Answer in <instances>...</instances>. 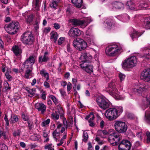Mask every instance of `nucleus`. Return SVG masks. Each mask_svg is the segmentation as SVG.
<instances>
[{
	"label": "nucleus",
	"instance_id": "f257e3e1",
	"mask_svg": "<svg viewBox=\"0 0 150 150\" xmlns=\"http://www.w3.org/2000/svg\"><path fill=\"white\" fill-rule=\"evenodd\" d=\"M120 137L118 133L113 132L109 135L108 141L113 146L119 144V150H130L132 146L130 142L127 139H123L121 142Z\"/></svg>",
	"mask_w": 150,
	"mask_h": 150
},
{
	"label": "nucleus",
	"instance_id": "f03ea898",
	"mask_svg": "<svg viewBox=\"0 0 150 150\" xmlns=\"http://www.w3.org/2000/svg\"><path fill=\"white\" fill-rule=\"evenodd\" d=\"M122 112L121 106L117 108H110L106 111L105 115L107 118L112 120L117 118Z\"/></svg>",
	"mask_w": 150,
	"mask_h": 150
},
{
	"label": "nucleus",
	"instance_id": "7ed1b4c3",
	"mask_svg": "<svg viewBox=\"0 0 150 150\" xmlns=\"http://www.w3.org/2000/svg\"><path fill=\"white\" fill-rule=\"evenodd\" d=\"M137 58L136 56H132L126 59L122 63V66L125 70L129 71L130 68H132L136 65Z\"/></svg>",
	"mask_w": 150,
	"mask_h": 150
},
{
	"label": "nucleus",
	"instance_id": "20e7f679",
	"mask_svg": "<svg viewBox=\"0 0 150 150\" xmlns=\"http://www.w3.org/2000/svg\"><path fill=\"white\" fill-rule=\"evenodd\" d=\"M20 40L25 45H33L34 42V37L31 32H25L21 36Z\"/></svg>",
	"mask_w": 150,
	"mask_h": 150
},
{
	"label": "nucleus",
	"instance_id": "39448f33",
	"mask_svg": "<svg viewBox=\"0 0 150 150\" xmlns=\"http://www.w3.org/2000/svg\"><path fill=\"white\" fill-rule=\"evenodd\" d=\"M121 47H118L117 45H114L107 47L105 52L107 55L112 57L116 55L121 52Z\"/></svg>",
	"mask_w": 150,
	"mask_h": 150
},
{
	"label": "nucleus",
	"instance_id": "423d86ee",
	"mask_svg": "<svg viewBox=\"0 0 150 150\" xmlns=\"http://www.w3.org/2000/svg\"><path fill=\"white\" fill-rule=\"evenodd\" d=\"M106 91L109 93L115 99H117L118 90L116 88L115 81H112L108 83V87L106 89Z\"/></svg>",
	"mask_w": 150,
	"mask_h": 150
},
{
	"label": "nucleus",
	"instance_id": "0eeeda50",
	"mask_svg": "<svg viewBox=\"0 0 150 150\" xmlns=\"http://www.w3.org/2000/svg\"><path fill=\"white\" fill-rule=\"evenodd\" d=\"M72 45L75 49L79 51L85 50L87 46L86 42L82 39L79 40H74L73 42Z\"/></svg>",
	"mask_w": 150,
	"mask_h": 150
},
{
	"label": "nucleus",
	"instance_id": "6e6552de",
	"mask_svg": "<svg viewBox=\"0 0 150 150\" xmlns=\"http://www.w3.org/2000/svg\"><path fill=\"white\" fill-rule=\"evenodd\" d=\"M96 101L99 107L104 109L109 107L110 103L105 97L99 96L96 98Z\"/></svg>",
	"mask_w": 150,
	"mask_h": 150
},
{
	"label": "nucleus",
	"instance_id": "1a4fd4ad",
	"mask_svg": "<svg viewBox=\"0 0 150 150\" xmlns=\"http://www.w3.org/2000/svg\"><path fill=\"white\" fill-rule=\"evenodd\" d=\"M114 126L115 130L120 133L125 132L127 128L125 122L121 121H116Z\"/></svg>",
	"mask_w": 150,
	"mask_h": 150
},
{
	"label": "nucleus",
	"instance_id": "9d476101",
	"mask_svg": "<svg viewBox=\"0 0 150 150\" xmlns=\"http://www.w3.org/2000/svg\"><path fill=\"white\" fill-rule=\"evenodd\" d=\"M19 27V23L17 21H13L6 27L9 31V34L14 35L17 33Z\"/></svg>",
	"mask_w": 150,
	"mask_h": 150
},
{
	"label": "nucleus",
	"instance_id": "9b49d317",
	"mask_svg": "<svg viewBox=\"0 0 150 150\" xmlns=\"http://www.w3.org/2000/svg\"><path fill=\"white\" fill-rule=\"evenodd\" d=\"M82 33L83 32L78 28H72L69 30L68 34L70 37L75 38L80 36Z\"/></svg>",
	"mask_w": 150,
	"mask_h": 150
},
{
	"label": "nucleus",
	"instance_id": "f8f14e48",
	"mask_svg": "<svg viewBox=\"0 0 150 150\" xmlns=\"http://www.w3.org/2000/svg\"><path fill=\"white\" fill-rule=\"evenodd\" d=\"M146 89V85L144 83H139L133 89L134 93L138 95H140L142 91H145Z\"/></svg>",
	"mask_w": 150,
	"mask_h": 150
},
{
	"label": "nucleus",
	"instance_id": "ddd939ff",
	"mask_svg": "<svg viewBox=\"0 0 150 150\" xmlns=\"http://www.w3.org/2000/svg\"><path fill=\"white\" fill-rule=\"evenodd\" d=\"M90 63H82L80 64L81 68L88 73L91 74L93 72V67Z\"/></svg>",
	"mask_w": 150,
	"mask_h": 150
},
{
	"label": "nucleus",
	"instance_id": "4468645a",
	"mask_svg": "<svg viewBox=\"0 0 150 150\" xmlns=\"http://www.w3.org/2000/svg\"><path fill=\"white\" fill-rule=\"evenodd\" d=\"M140 78L147 82L150 81V69H145L141 73Z\"/></svg>",
	"mask_w": 150,
	"mask_h": 150
},
{
	"label": "nucleus",
	"instance_id": "2eb2a0df",
	"mask_svg": "<svg viewBox=\"0 0 150 150\" xmlns=\"http://www.w3.org/2000/svg\"><path fill=\"white\" fill-rule=\"evenodd\" d=\"M83 63H90L92 61V57L89 53L84 52L81 56Z\"/></svg>",
	"mask_w": 150,
	"mask_h": 150
},
{
	"label": "nucleus",
	"instance_id": "dca6fc26",
	"mask_svg": "<svg viewBox=\"0 0 150 150\" xmlns=\"http://www.w3.org/2000/svg\"><path fill=\"white\" fill-rule=\"evenodd\" d=\"M49 52L48 51H46L44 53L43 56L42 55L39 56L38 60L39 63H46L48 61H49L50 59L49 57Z\"/></svg>",
	"mask_w": 150,
	"mask_h": 150
},
{
	"label": "nucleus",
	"instance_id": "f3484780",
	"mask_svg": "<svg viewBox=\"0 0 150 150\" xmlns=\"http://www.w3.org/2000/svg\"><path fill=\"white\" fill-rule=\"evenodd\" d=\"M35 108L38 111H41L42 114H44L46 109V107L42 103H37L35 104Z\"/></svg>",
	"mask_w": 150,
	"mask_h": 150
},
{
	"label": "nucleus",
	"instance_id": "a211bd4d",
	"mask_svg": "<svg viewBox=\"0 0 150 150\" xmlns=\"http://www.w3.org/2000/svg\"><path fill=\"white\" fill-rule=\"evenodd\" d=\"M35 61L34 57L32 55H30L28 58L25 60L23 65H24V67L25 66H26L28 67H29L30 66H31L32 67V65L35 63Z\"/></svg>",
	"mask_w": 150,
	"mask_h": 150
},
{
	"label": "nucleus",
	"instance_id": "6ab92c4d",
	"mask_svg": "<svg viewBox=\"0 0 150 150\" xmlns=\"http://www.w3.org/2000/svg\"><path fill=\"white\" fill-rule=\"evenodd\" d=\"M134 1L133 0H130L129 1H128L127 3V8L130 10H134L137 11L140 10V8H138V6L135 4Z\"/></svg>",
	"mask_w": 150,
	"mask_h": 150
},
{
	"label": "nucleus",
	"instance_id": "aec40b11",
	"mask_svg": "<svg viewBox=\"0 0 150 150\" xmlns=\"http://www.w3.org/2000/svg\"><path fill=\"white\" fill-rule=\"evenodd\" d=\"M12 51L16 56H19L22 53V50L20 47L18 45H15L12 47Z\"/></svg>",
	"mask_w": 150,
	"mask_h": 150
},
{
	"label": "nucleus",
	"instance_id": "412c9836",
	"mask_svg": "<svg viewBox=\"0 0 150 150\" xmlns=\"http://www.w3.org/2000/svg\"><path fill=\"white\" fill-rule=\"evenodd\" d=\"M70 21L72 23V25H85L86 23L84 20H81L76 19H71Z\"/></svg>",
	"mask_w": 150,
	"mask_h": 150
},
{
	"label": "nucleus",
	"instance_id": "4be33fe9",
	"mask_svg": "<svg viewBox=\"0 0 150 150\" xmlns=\"http://www.w3.org/2000/svg\"><path fill=\"white\" fill-rule=\"evenodd\" d=\"M74 6L77 8H84L83 0H71Z\"/></svg>",
	"mask_w": 150,
	"mask_h": 150
},
{
	"label": "nucleus",
	"instance_id": "5701e85b",
	"mask_svg": "<svg viewBox=\"0 0 150 150\" xmlns=\"http://www.w3.org/2000/svg\"><path fill=\"white\" fill-rule=\"evenodd\" d=\"M112 5L113 8L117 9H123L124 8V4L119 1H115L113 2Z\"/></svg>",
	"mask_w": 150,
	"mask_h": 150
},
{
	"label": "nucleus",
	"instance_id": "b1692460",
	"mask_svg": "<svg viewBox=\"0 0 150 150\" xmlns=\"http://www.w3.org/2000/svg\"><path fill=\"white\" fill-rule=\"evenodd\" d=\"M130 18V17L126 13L118 16L117 17L118 19L125 22L129 21Z\"/></svg>",
	"mask_w": 150,
	"mask_h": 150
},
{
	"label": "nucleus",
	"instance_id": "393cba45",
	"mask_svg": "<svg viewBox=\"0 0 150 150\" xmlns=\"http://www.w3.org/2000/svg\"><path fill=\"white\" fill-rule=\"evenodd\" d=\"M141 33L138 32L133 29V32L131 35V36L132 39L133 40L135 38H137L142 35Z\"/></svg>",
	"mask_w": 150,
	"mask_h": 150
},
{
	"label": "nucleus",
	"instance_id": "a878e982",
	"mask_svg": "<svg viewBox=\"0 0 150 150\" xmlns=\"http://www.w3.org/2000/svg\"><path fill=\"white\" fill-rule=\"evenodd\" d=\"M10 120V123L12 124H14L18 122L19 120V118L18 116L16 114H14L13 116H12V115Z\"/></svg>",
	"mask_w": 150,
	"mask_h": 150
},
{
	"label": "nucleus",
	"instance_id": "bb28decb",
	"mask_svg": "<svg viewBox=\"0 0 150 150\" xmlns=\"http://www.w3.org/2000/svg\"><path fill=\"white\" fill-rule=\"evenodd\" d=\"M27 68V69L26 70L25 73V77L26 79H28L32 71V67H31V66H30L29 67H28Z\"/></svg>",
	"mask_w": 150,
	"mask_h": 150
},
{
	"label": "nucleus",
	"instance_id": "cd10ccee",
	"mask_svg": "<svg viewBox=\"0 0 150 150\" xmlns=\"http://www.w3.org/2000/svg\"><path fill=\"white\" fill-rule=\"evenodd\" d=\"M144 23L145 28L147 29H150V16L145 17Z\"/></svg>",
	"mask_w": 150,
	"mask_h": 150
},
{
	"label": "nucleus",
	"instance_id": "c85d7f7f",
	"mask_svg": "<svg viewBox=\"0 0 150 150\" xmlns=\"http://www.w3.org/2000/svg\"><path fill=\"white\" fill-rule=\"evenodd\" d=\"M106 24L107 25V27L109 28H110L113 25L114 23L112 19L108 18L106 21Z\"/></svg>",
	"mask_w": 150,
	"mask_h": 150
},
{
	"label": "nucleus",
	"instance_id": "c756f323",
	"mask_svg": "<svg viewBox=\"0 0 150 150\" xmlns=\"http://www.w3.org/2000/svg\"><path fill=\"white\" fill-rule=\"evenodd\" d=\"M40 74L45 78L46 80L47 81L49 78V74L46 72L44 69H42L40 72Z\"/></svg>",
	"mask_w": 150,
	"mask_h": 150
},
{
	"label": "nucleus",
	"instance_id": "7c9ffc66",
	"mask_svg": "<svg viewBox=\"0 0 150 150\" xmlns=\"http://www.w3.org/2000/svg\"><path fill=\"white\" fill-rule=\"evenodd\" d=\"M132 150H140L141 145L139 142H136L132 147Z\"/></svg>",
	"mask_w": 150,
	"mask_h": 150
},
{
	"label": "nucleus",
	"instance_id": "2f4dec72",
	"mask_svg": "<svg viewBox=\"0 0 150 150\" xmlns=\"http://www.w3.org/2000/svg\"><path fill=\"white\" fill-rule=\"evenodd\" d=\"M51 34V35L50 37V39H54V42L56 43L57 40L58 36L57 33L56 32H52Z\"/></svg>",
	"mask_w": 150,
	"mask_h": 150
},
{
	"label": "nucleus",
	"instance_id": "473e14b6",
	"mask_svg": "<svg viewBox=\"0 0 150 150\" xmlns=\"http://www.w3.org/2000/svg\"><path fill=\"white\" fill-rule=\"evenodd\" d=\"M34 18V16L33 14L28 15L26 19L27 23L30 24L33 21Z\"/></svg>",
	"mask_w": 150,
	"mask_h": 150
},
{
	"label": "nucleus",
	"instance_id": "72a5a7b5",
	"mask_svg": "<svg viewBox=\"0 0 150 150\" xmlns=\"http://www.w3.org/2000/svg\"><path fill=\"white\" fill-rule=\"evenodd\" d=\"M4 89L3 91H6L7 90H10L11 89V87L9 86V84L6 81L4 82Z\"/></svg>",
	"mask_w": 150,
	"mask_h": 150
},
{
	"label": "nucleus",
	"instance_id": "f704fd0d",
	"mask_svg": "<svg viewBox=\"0 0 150 150\" xmlns=\"http://www.w3.org/2000/svg\"><path fill=\"white\" fill-rule=\"evenodd\" d=\"M145 56L146 59H149L150 56V49L148 48H145Z\"/></svg>",
	"mask_w": 150,
	"mask_h": 150
},
{
	"label": "nucleus",
	"instance_id": "c9c22d12",
	"mask_svg": "<svg viewBox=\"0 0 150 150\" xmlns=\"http://www.w3.org/2000/svg\"><path fill=\"white\" fill-rule=\"evenodd\" d=\"M150 105V96H148L146 97L145 107L147 108Z\"/></svg>",
	"mask_w": 150,
	"mask_h": 150
},
{
	"label": "nucleus",
	"instance_id": "e433bc0d",
	"mask_svg": "<svg viewBox=\"0 0 150 150\" xmlns=\"http://www.w3.org/2000/svg\"><path fill=\"white\" fill-rule=\"evenodd\" d=\"M58 4L57 1H53L52 3L50 4V7L52 8H54V9H56V7L57 6Z\"/></svg>",
	"mask_w": 150,
	"mask_h": 150
},
{
	"label": "nucleus",
	"instance_id": "4c0bfd02",
	"mask_svg": "<svg viewBox=\"0 0 150 150\" xmlns=\"http://www.w3.org/2000/svg\"><path fill=\"white\" fill-rule=\"evenodd\" d=\"M21 116L22 118L24 121H27L29 120L28 116L27 115L25 114L23 112L21 113Z\"/></svg>",
	"mask_w": 150,
	"mask_h": 150
},
{
	"label": "nucleus",
	"instance_id": "58836bf2",
	"mask_svg": "<svg viewBox=\"0 0 150 150\" xmlns=\"http://www.w3.org/2000/svg\"><path fill=\"white\" fill-rule=\"evenodd\" d=\"M49 98H50L55 105L58 103V100L55 96L52 95L50 96Z\"/></svg>",
	"mask_w": 150,
	"mask_h": 150
},
{
	"label": "nucleus",
	"instance_id": "ea45409f",
	"mask_svg": "<svg viewBox=\"0 0 150 150\" xmlns=\"http://www.w3.org/2000/svg\"><path fill=\"white\" fill-rule=\"evenodd\" d=\"M83 141L84 142H86L88 137L87 133L83 132Z\"/></svg>",
	"mask_w": 150,
	"mask_h": 150
},
{
	"label": "nucleus",
	"instance_id": "a19ab883",
	"mask_svg": "<svg viewBox=\"0 0 150 150\" xmlns=\"http://www.w3.org/2000/svg\"><path fill=\"white\" fill-rule=\"evenodd\" d=\"M21 133V130L19 129H18L16 131L14 132L13 133V135L14 137H19Z\"/></svg>",
	"mask_w": 150,
	"mask_h": 150
},
{
	"label": "nucleus",
	"instance_id": "79ce46f5",
	"mask_svg": "<svg viewBox=\"0 0 150 150\" xmlns=\"http://www.w3.org/2000/svg\"><path fill=\"white\" fill-rule=\"evenodd\" d=\"M148 7V5L147 4L144 3L142 4V5H141L138 6V8H140V9H146V8Z\"/></svg>",
	"mask_w": 150,
	"mask_h": 150
},
{
	"label": "nucleus",
	"instance_id": "37998d69",
	"mask_svg": "<svg viewBox=\"0 0 150 150\" xmlns=\"http://www.w3.org/2000/svg\"><path fill=\"white\" fill-rule=\"evenodd\" d=\"M67 134L64 135L62 138L61 139L60 142L57 144V146H60L61 145L64 143V140L67 137Z\"/></svg>",
	"mask_w": 150,
	"mask_h": 150
},
{
	"label": "nucleus",
	"instance_id": "c03bdc74",
	"mask_svg": "<svg viewBox=\"0 0 150 150\" xmlns=\"http://www.w3.org/2000/svg\"><path fill=\"white\" fill-rule=\"evenodd\" d=\"M50 119H47L46 121L43 122L41 124V126L42 127H45L46 125H48L50 122Z\"/></svg>",
	"mask_w": 150,
	"mask_h": 150
},
{
	"label": "nucleus",
	"instance_id": "a18cd8bd",
	"mask_svg": "<svg viewBox=\"0 0 150 150\" xmlns=\"http://www.w3.org/2000/svg\"><path fill=\"white\" fill-rule=\"evenodd\" d=\"M57 109L59 114L64 113V110L61 105H58L57 106Z\"/></svg>",
	"mask_w": 150,
	"mask_h": 150
},
{
	"label": "nucleus",
	"instance_id": "49530a36",
	"mask_svg": "<svg viewBox=\"0 0 150 150\" xmlns=\"http://www.w3.org/2000/svg\"><path fill=\"white\" fill-rule=\"evenodd\" d=\"M146 135L147 137L146 142L147 143H150V132L149 131L146 132Z\"/></svg>",
	"mask_w": 150,
	"mask_h": 150
},
{
	"label": "nucleus",
	"instance_id": "de8ad7c7",
	"mask_svg": "<svg viewBox=\"0 0 150 150\" xmlns=\"http://www.w3.org/2000/svg\"><path fill=\"white\" fill-rule=\"evenodd\" d=\"M27 123L28 125V127L30 130H31L33 126V122L30 120L27 121Z\"/></svg>",
	"mask_w": 150,
	"mask_h": 150
},
{
	"label": "nucleus",
	"instance_id": "09e8293b",
	"mask_svg": "<svg viewBox=\"0 0 150 150\" xmlns=\"http://www.w3.org/2000/svg\"><path fill=\"white\" fill-rule=\"evenodd\" d=\"M4 119L6 122V125L7 126H9V121L8 118V116L7 114H5V116L4 118Z\"/></svg>",
	"mask_w": 150,
	"mask_h": 150
},
{
	"label": "nucleus",
	"instance_id": "8fccbe9b",
	"mask_svg": "<svg viewBox=\"0 0 150 150\" xmlns=\"http://www.w3.org/2000/svg\"><path fill=\"white\" fill-rule=\"evenodd\" d=\"M41 92L42 93V94L41 95V98L43 100H45L46 99V91H44L43 90H42L41 91Z\"/></svg>",
	"mask_w": 150,
	"mask_h": 150
},
{
	"label": "nucleus",
	"instance_id": "3c124183",
	"mask_svg": "<svg viewBox=\"0 0 150 150\" xmlns=\"http://www.w3.org/2000/svg\"><path fill=\"white\" fill-rule=\"evenodd\" d=\"M0 150H7V146L5 144H3L0 146Z\"/></svg>",
	"mask_w": 150,
	"mask_h": 150
},
{
	"label": "nucleus",
	"instance_id": "603ef678",
	"mask_svg": "<svg viewBox=\"0 0 150 150\" xmlns=\"http://www.w3.org/2000/svg\"><path fill=\"white\" fill-rule=\"evenodd\" d=\"M63 125L65 126L66 129H67L68 127H69V123H68L66 119L63 120Z\"/></svg>",
	"mask_w": 150,
	"mask_h": 150
},
{
	"label": "nucleus",
	"instance_id": "864d4df0",
	"mask_svg": "<svg viewBox=\"0 0 150 150\" xmlns=\"http://www.w3.org/2000/svg\"><path fill=\"white\" fill-rule=\"evenodd\" d=\"M67 50L68 52L72 53L73 52V50L70 47V45L69 44L67 45Z\"/></svg>",
	"mask_w": 150,
	"mask_h": 150
},
{
	"label": "nucleus",
	"instance_id": "5fc2aeb1",
	"mask_svg": "<svg viewBox=\"0 0 150 150\" xmlns=\"http://www.w3.org/2000/svg\"><path fill=\"white\" fill-rule=\"evenodd\" d=\"M5 76L6 78L9 81H10V79L12 78V76L10 75L9 74L8 72L7 71L5 73Z\"/></svg>",
	"mask_w": 150,
	"mask_h": 150
},
{
	"label": "nucleus",
	"instance_id": "6e6d98bb",
	"mask_svg": "<svg viewBox=\"0 0 150 150\" xmlns=\"http://www.w3.org/2000/svg\"><path fill=\"white\" fill-rule=\"evenodd\" d=\"M119 76L121 81H122L125 79V75L124 74L120 73L119 74Z\"/></svg>",
	"mask_w": 150,
	"mask_h": 150
},
{
	"label": "nucleus",
	"instance_id": "4d7b16f0",
	"mask_svg": "<svg viewBox=\"0 0 150 150\" xmlns=\"http://www.w3.org/2000/svg\"><path fill=\"white\" fill-rule=\"evenodd\" d=\"M1 135L3 136V138L4 139L6 140L8 139V137L6 134V132H4L3 130L1 133Z\"/></svg>",
	"mask_w": 150,
	"mask_h": 150
},
{
	"label": "nucleus",
	"instance_id": "13d9d810",
	"mask_svg": "<svg viewBox=\"0 0 150 150\" xmlns=\"http://www.w3.org/2000/svg\"><path fill=\"white\" fill-rule=\"evenodd\" d=\"M64 40V38L61 37H60L59 39L58 40V44L59 45H61L62 43L63 42Z\"/></svg>",
	"mask_w": 150,
	"mask_h": 150
},
{
	"label": "nucleus",
	"instance_id": "bf43d9fd",
	"mask_svg": "<svg viewBox=\"0 0 150 150\" xmlns=\"http://www.w3.org/2000/svg\"><path fill=\"white\" fill-rule=\"evenodd\" d=\"M35 8L36 10L38 11L39 10V1H35Z\"/></svg>",
	"mask_w": 150,
	"mask_h": 150
},
{
	"label": "nucleus",
	"instance_id": "052dcab7",
	"mask_svg": "<svg viewBox=\"0 0 150 150\" xmlns=\"http://www.w3.org/2000/svg\"><path fill=\"white\" fill-rule=\"evenodd\" d=\"M52 116L55 118L56 120H57L59 118V115L57 114H55L54 113H52Z\"/></svg>",
	"mask_w": 150,
	"mask_h": 150
},
{
	"label": "nucleus",
	"instance_id": "680f3d73",
	"mask_svg": "<svg viewBox=\"0 0 150 150\" xmlns=\"http://www.w3.org/2000/svg\"><path fill=\"white\" fill-rule=\"evenodd\" d=\"M51 28L50 27L45 28L44 30V32L45 33H47L50 30Z\"/></svg>",
	"mask_w": 150,
	"mask_h": 150
},
{
	"label": "nucleus",
	"instance_id": "e2e57ef3",
	"mask_svg": "<svg viewBox=\"0 0 150 150\" xmlns=\"http://www.w3.org/2000/svg\"><path fill=\"white\" fill-rule=\"evenodd\" d=\"M44 86L46 88H48L50 87V84L49 83L46 81H45L44 82Z\"/></svg>",
	"mask_w": 150,
	"mask_h": 150
},
{
	"label": "nucleus",
	"instance_id": "0e129e2a",
	"mask_svg": "<svg viewBox=\"0 0 150 150\" xmlns=\"http://www.w3.org/2000/svg\"><path fill=\"white\" fill-rule=\"evenodd\" d=\"M59 91L62 96H64L66 92L63 89H60L59 90Z\"/></svg>",
	"mask_w": 150,
	"mask_h": 150
},
{
	"label": "nucleus",
	"instance_id": "69168bd1",
	"mask_svg": "<svg viewBox=\"0 0 150 150\" xmlns=\"http://www.w3.org/2000/svg\"><path fill=\"white\" fill-rule=\"evenodd\" d=\"M54 27L56 29H58L60 28V26L58 23H54Z\"/></svg>",
	"mask_w": 150,
	"mask_h": 150
},
{
	"label": "nucleus",
	"instance_id": "338daca9",
	"mask_svg": "<svg viewBox=\"0 0 150 150\" xmlns=\"http://www.w3.org/2000/svg\"><path fill=\"white\" fill-rule=\"evenodd\" d=\"M93 112H90V113L88 115H87L85 117V119L86 120H88V119L90 118L92 116V115H93Z\"/></svg>",
	"mask_w": 150,
	"mask_h": 150
},
{
	"label": "nucleus",
	"instance_id": "774afa93",
	"mask_svg": "<svg viewBox=\"0 0 150 150\" xmlns=\"http://www.w3.org/2000/svg\"><path fill=\"white\" fill-rule=\"evenodd\" d=\"M30 138L31 140H37L38 139V138L37 137L35 136H31Z\"/></svg>",
	"mask_w": 150,
	"mask_h": 150
}]
</instances>
